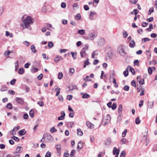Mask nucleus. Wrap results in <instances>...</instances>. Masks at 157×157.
I'll use <instances>...</instances> for the list:
<instances>
[{
    "mask_svg": "<svg viewBox=\"0 0 157 157\" xmlns=\"http://www.w3.org/2000/svg\"><path fill=\"white\" fill-rule=\"evenodd\" d=\"M23 24L21 25V26L23 29H28L29 30H31V27L30 25L33 23V19L30 16H27L26 18L23 20Z\"/></svg>",
    "mask_w": 157,
    "mask_h": 157,
    "instance_id": "nucleus-1",
    "label": "nucleus"
},
{
    "mask_svg": "<svg viewBox=\"0 0 157 157\" xmlns=\"http://www.w3.org/2000/svg\"><path fill=\"white\" fill-rule=\"evenodd\" d=\"M117 51L122 56L125 57L127 55V53L125 51L124 47L122 45H120L118 47Z\"/></svg>",
    "mask_w": 157,
    "mask_h": 157,
    "instance_id": "nucleus-2",
    "label": "nucleus"
},
{
    "mask_svg": "<svg viewBox=\"0 0 157 157\" xmlns=\"http://www.w3.org/2000/svg\"><path fill=\"white\" fill-rule=\"evenodd\" d=\"M97 36V34L95 33H91L89 34L88 35L87 39L90 40H92Z\"/></svg>",
    "mask_w": 157,
    "mask_h": 157,
    "instance_id": "nucleus-3",
    "label": "nucleus"
},
{
    "mask_svg": "<svg viewBox=\"0 0 157 157\" xmlns=\"http://www.w3.org/2000/svg\"><path fill=\"white\" fill-rule=\"evenodd\" d=\"M88 45H85V47L83 48L81 50L80 52L84 53L85 56H87V54L86 53V51L88 49Z\"/></svg>",
    "mask_w": 157,
    "mask_h": 157,
    "instance_id": "nucleus-4",
    "label": "nucleus"
},
{
    "mask_svg": "<svg viewBox=\"0 0 157 157\" xmlns=\"http://www.w3.org/2000/svg\"><path fill=\"white\" fill-rule=\"evenodd\" d=\"M16 101L20 105H23L24 102V99L21 98L17 97L15 99Z\"/></svg>",
    "mask_w": 157,
    "mask_h": 157,
    "instance_id": "nucleus-5",
    "label": "nucleus"
},
{
    "mask_svg": "<svg viewBox=\"0 0 157 157\" xmlns=\"http://www.w3.org/2000/svg\"><path fill=\"white\" fill-rule=\"evenodd\" d=\"M120 151V150L119 149H117V148L116 147H115L113 149V154L114 155L116 154V157H118V155Z\"/></svg>",
    "mask_w": 157,
    "mask_h": 157,
    "instance_id": "nucleus-6",
    "label": "nucleus"
},
{
    "mask_svg": "<svg viewBox=\"0 0 157 157\" xmlns=\"http://www.w3.org/2000/svg\"><path fill=\"white\" fill-rule=\"evenodd\" d=\"M96 14V13L95 12L90 11V13L89 15V19L91 20H94V16Z\"/></svg>",
    "mask_w": 157,
    "mask_h": 157,
    "instance_id": "nucleus-7",
    "label": "nucleus"
},
{
    "mask_svg": "<svg viewBox=\"0 0 157 157\" xmlns=\"http://www.w3.org/2000/svg\"><path fill=\"white\" fill-rule=\"evenodd\" d=\"M63 59V58L59 56H56L54 59L56 63H57L59 61Z\"/></svg>",
    "mask_w": 157,
    "mask_h": 157,
    "instance_id": "nucleus-8",
    "label": "nucleus"
},
{
    "mask_svg": "<svg viewBox=\"0 0 157 157\" xmlns=\"http://www.w3.org/2000/svg\"><path fill=\"white\" fill-rule=\"evenodd\" d=\"M23 151V148L20 146H18L16 150V153H21Z\"/></svg>",
    "mask_w": 157,
    "mask_h": 157,
    "instance_id": "nucleus-9",
    "label": "nucleus"
},
{
    "mask_svg": "<svg viewBox=\"0 0 157 157\" xmlns=\"http://www.w3.org/2000/svg\"><path fill=\"white\" fill-rule=\"evenodd\" d=\"M86 124L89 128L93 129L94 128V125L89 121H86Z\"/></svg>",
    "mask_w": 157,
    "mask_h": 157,
    "instance_id": "nucleus-10",
    "label": "nucleus"
},
{
    "mask_svg": "<svg viewBox=\"0 0 157 157\" xmlns=\"http://www.w3.org/2000/svg\"><path fill=\"white\" fill-rule=\"evenodd\" d=\"M105 44V40L104 38H101L99 40V43L98 44L101 46H102Z\"/></svg>",
    "mask_w": 157,
    "mask_h": 157,
    "instance_id": "nucleus-11",
    "label": "nucleus"
},
{
    "mask_svg": "<svg viewBox=\"0 0 157 157\" xmlns=\"http://www.w3.org/2000/svg\"><path fill=\"white\" fill-rule=\"evenodd\" d=\"M135 46V42L133 40H132V41L130 43L129 46L130 48H133Z\"/></svg>",
    "mask_w": 157,
    "mask_h": 157,
    "instance_id": "nucleus-12",
    "label": "nucleus"
},
{
    "mask_svg": "<svg viewBox=\"0 0 157 157\" xmlns=\"http://www.w3.org/2000/svg\"><path fill=\"white\" fill-rule=\"evenodd\" d=\"M123 110L122 106L121 104H120L118 108V113L119 114H121V112Z\"/></svg>",
    "mask_w": 157,
    "mask_h": 157,
    "instance_id": "nucleus-13",
    "label": "nucleus"
},
{
    "mask_svg": "<svg viewBox=\"0 0 157 157\" xmlns=\"http://www.w3.org/2000/svg\"><path fill=\"white\" fill-rule=\"evenodd\" d=\"M26 133V132L25 129L21 130L19 132V134L21 136L25 135Z\"/></svg>",
    "mask_w": 157,
    "mask_h": 157,
    "instance_id": "nucleus-14",
    "label": "nucleus"
},
{
    "mask_svg": "<svg viewBox=\"0 0 157 157\" xmlns=\"http://www.w3.org/2000/svg\"><path fill=\"white\" fill-rule=\"evenodd\" d=\"M30 48L32 50V52L33 53H35L37 51L35 49V47L33 45H32L31 46Z\"/></svg>",
    "mask_w": 157,
    "mask_h": 157,
    "instance_id": "nucleus-15",
    "label": "nucleus"
},
{
    "mask_svg": "<svg viewBox=\"0 0 157 157\" xmlns=\"http://www.w3.org/2000/svg\"><path fill=\"white\" fill-rule=\"evenodd\" d=\"M111 142V139L110 138H108L105 141V144L106 145H109Z\"/></svg>",
    "mask_w": 157,
    "mask_h": 157,
    "instance_id": "nucleus-16",
    "label": "nucleus"
},
{
    "mask_svg": "<svg viewBox=\"0 0 157 157\" xmlns=\"http://www.w3.org/2000/svg\"><path fill=\"white\" fill-rule=\"evenodd\" d=\"M148 103L149 105L147 106V108L149 109L152 108L154 105L153 102H149Z\"/></svg>",
    "mask_w": 157,
    "mask_h": 157,
    "instance_id": "nucleus-17",
    "label": "nucleus"
},
{
    "mask_svg": "<svg viewBox=\"0 0 157 157\" xmlns=\"http://www.w3.org/2000/svg\"><path fill=\"white\" fill-rule=\"evenodd\" d=\"M151 40V39H149L148 37H146V38H143L142 39V42L143 43H145V42H146L147 41H150Z\"/></svg>",
    "mask_w": 157,
    "mask_h": 157,
    "instance_id": "nucleus-18",
    "label": "nucleus"
},
{
    "mask_svg": "<svg viewBox=\"0 0 157 157\" xmlns=\"http://www.w3.org/2000/svg\"><path fill=\"white\" fill-rule=\"evenodd\" d=\"M83 147V144L81 141H80L78 143L77 148L78 149H81Z\"/></svg>",
    "mask_w": 157,
    "mask_h": 157,
    "instance_id": "nucleus-19",
    "label": "nucleus"
},
{
    "mask_svg": "<svg viewBox=\"0 0 157 157\" xmlns=\"http://www.w3.org/2000/svg\"><path fill=\"white\" fill-rule=\"evenodd\" d=\"M90 63H89V59L88 58H87L86 59V61H84V64L83 65L84 67H85L86 66L89 65Z\"/></svg>",
    "mask_w": 157,
    "mask_h": 157,
    "instance_id": "nucleus-20",
    "label": "nucleus"
},
{
    "mask_svg": "<svg viewBox=\"0 0 157 157\" xmlns=\"http://www.w3.org/2000/svg\"><path fill=\"white\" fill-rule=\"evenodd\" d=\"M78 33L81 35H83L85 33V30L83 29H80L78 30Z\"/></svg>",
    "mask_w": 157,
    "mask_h": 157,
    "instance_id": "nucleus-21",
    "label": "nucleus"
},
{
    "mask_svg": "<svg viewBox=\"0 0 157 157\" xmlns=\"http://www.w3.org/2000/svg\"><path fill=\"white\" fill-rule=\"evenodd\" d=\"M78 131L77 134L78 135L80 136H82L83 135V133L81 129L80 128H78L77 129Z\"/></svg>",
    "mask_w": 157,
    "mask_h": 157,
    "instance_id": "nucleus-22",
    "label": "nucleus"
},
{
    "mask_svg": "<svg viewBox=\"0 0 157 157\" xmlns=\"http://www.w3.org/2000/svg\"><path fill=\"white\" fill-rule=\"evenodd\" d=\"M90 97V95L87 93H84L82 96V98H88Z\"/></svg>",
    "mask_w": 157,
    "mask_h": 157,
    "instance_id": "nucleus-23",
    "label": "nucleus"
},
{
    "mask_svg": "<svg viewBox=\"0 0 157 157\" xmlns=\"http://www.w3.org/2000/svg\"><path fill=\"white\" fill-rule=\"evenodd\" d=\"M81 16L80 13L77 14L75 16V18L76 20H78L81 19Z\"/></svg>",
    "mask_w": 157,
    "mask_h": 157,
    "instance_id": "nucleus-24",
    "label": "nucleus"
},
{
    "mask_svg": "<svg viewBox=\"0 0 157 157\" xmlns=\"http://www.w3.org/2000/svg\"><path fill=\"white\" fill-rule=\"evenodd\" d=\"M63 75L62 72H59L58 73V78L59 79H60L62 78Z\"/></svg>",
    "mask_w": 157,
    "mask_h": 157,
    "instance_id": "nucleus-25",
    "label": "nucleus"
},
{
    "mask_svg": "<svg viewBox=\"0 0 157 157\" xmlns=\"http://www.w3.org/2000/svg\"><path fill=\"white\" fill-rule=\"evenodd\" d=\"M60 89L59 88L57 87L56 88L55 90L57 91L56 93V96H58L60 92Z\"/></svg>",
    "mask_w": 157,
    "mask_h": 157,
    "instance_id": "nucleus-26",
    "label": "nucleus"
},
{
    "mask_svg": "<svg viewBox=\"0 0 157 157\" xmlns=\"http://www.w3.org/2000/svg\"><path fill=\"white\" fill-rule=\"evenodd\" d=\"M24 72V69L23 68H20L18 70V73L19 74H22Z\"/></svg>",
    "mask_w": 157,
    "mask_h": 157,
    "instance_id": "nucleus-27",
    "label": "nucleus"
},
{
    "mask_svg": "<svg viewBox=\"0 0 157 157\" xmlns=\"http://www.w3.org/2000/svg\"><path fill=\"white\" fill-rule=\"evenodd\" d=\"M57 130L55 128V127H53L50 129V131L51 133H53L56 132Z\"/></svg>",
    "mask_w": 157,
    "mask_h": 157,
    "instance_id": "nucleus-28",
    "label": "nucleus"
},
{
    "mask_svg": "<svg viewBox=\"0 0 157 157\" xmlns=\"http://www.w3.org/2000/svg\"><path fill=\"white\" fill-rule=\"evenodd\" d=\"M75 72V70L73 68H71L69 71V74L70 75H71Z\"/></svg>",
    "mask_w": 157,
    "mask_h": 157,
    "instance_id": "nucleus-29",
    "label": "nucleus"
},
{
    "mask_svg": "<svg viewBox=\"0 0 157 157\" xmlns=\"http://www.w3.org/2000/svg\"><path fill=\"white\" fill-rule=\"evenodd\" d=\"M106 120L107 121L110 122L111 120V117L109 114H107L105 117Z\"/></svg>",
    "mask_w": 157,
    "mask_h": 157,
    "instance_id": "nucleus-30",
    "label": "nucleus"
},
{
    "mask_svg": "<svg viewBox=\"0 0 157 157\" xmlns=\"http://www.w3.org/2000/svg\"><path fill=\"white\" fill-rule=\"evenodd\" d=\"M47 137L48 140L52 141L53 140V137L50 134L48 135Z\"/></svg>",
    "mask_w": 157,
    "mask_h": 157,
    "instance_id": "nucleus-31",
    "label": "nucleus"
},
{
    "mask_svg": "<svg viewBox=\"0 0 157 157\" xmlns=\"http://www.w3.org/2000/svg\"><path fill=\"white\" fill-rule=\"evenodd\" d=\"M71 54L72 55V56L74 59H75L76 58L77 53L76 52L74 53L72 52H71Z\"/></svg>",
    "mask_w": 157,
    "mask_h": 157,
    "instance_id": "nucleus-32",
    "label": "nucleus"
},
{
    "mask_svg": "<svg viewBox=\"0 0 157 157\" xmlns=\"http://www.w3.org/2000/svg\"><path fill=\"white\" fill-rule=\"evenodd\" d=\"M53 43L52 42H49L48 44V47L49 48H51L53 46Z\"/></svg>",
    "mask_w": 157,
    "mask_h": 157,
    "instance_id": "nucleus-33",
    "label": "nucleus"
},
{
    "mask_svg": "<svg viewBox=\"0 0 157 157\" xmlns=\"http://www.w3.org/2000/svg\"><path fill=\"white\" fill-rule=\"evenodd\" d=\"M29 115L31 117H33L34 116V112L33 111L31 110L29 112Z\"/></svg>",
    "mask_w": 157,
    "mask_h": 157,
    "instance_id": "nucleus-34",
    "label": "nucleus"
},
{
    "mask_svg": "<svg viewBox=\"0 0 157 157\" xmlns=\"http://www.w3.org/2000/svg\"><path fill=\"white\" fill-rule=\"evenodd\" d=\"M83 80L85 81H91V79L90 78L89 76H86V77L83 79Z\"/></svg>",
    "mask_w": 157,
    "mask_h": 157,
    "instance_id": "nucleus-35",
    "label": "nucleus"
},
{
    "mask_svg": "<svg viewBox=\"0 0 157 157\" xmlns=\"http://www.w3.org/2000/svg\"><path fill=\"white\" fill-rule=\"evenodd\" d=\"M4 11V8L3 6H0V16L2 14Z\"/></svg>",
    "mask_w": 157,
    "mask_h": 157,
    "instance_id": "nucleus-36",
    "label": "nucleus"
},
{
    "mask_svg": "<svg viewBox=\"0 0 157 157\" xmlns=\"http://www.w3.org/2000/svg\"><path fill=\"white\" fill-rule=\"evenodd\" d=\"M74 124V123L73 122H69L67 124V126L70 128H72Z\"/></svg>",
    "mask_w": 157,
    "mask_h": 157,
    "instance_id": "nucleus-37",
    "label": "nucleus"
},
{
    "mask_svg": "<svg viewBox=\"0 0 157 157\" xmlns=\"http://www.w3.org/2000/svg\"><path fill=\"white\" fill-rule=\"evenodd\" d=\"M129 70H130V71L132 73V75H135V71L134 69L132 67L130 66Z\"/></svg>",
    "mask_w": 157,
    "mask_h": 157,
    "instance_id": "nucleus-38",
    "label": "nucleus"
},
{
    "mask_svg": "<svg viewBox=\"0 0 157 157\" xmlns=\"http://www.w3.org/2000/svg\"><path fill=\"white\" fill-rule=\"evenodd\" d=\"M11 138L16 141L18 142L19 141L20 139L15 136H13L11 137Z\"/></svg>",
    "mask_w": 157,
    "mask_h": 157,
    "instance_id": "nucleus-39",
    "label": "nucleus"
},
{
    "mask_svg": "<svg viewBox=\"0 0 157 157\" xmlns=\"http://www.w3.org/2000/svg\"><path fill=\"white\" fill-rule=\"evenodd\" d=\"M140 121L139 119V117H137L135 120V123L137 124H140Z\"/></svg>",
    "mask_w": 157,
    "mask_h": 157,
    "instance_id": "nucleus-40",
    "label": "nucleus"
},
{
    "mask_svg": "<svg viewBox=\"0 0 157 157\" xmlns=\"http://www.w3.org/2000/svg\"><path fill=\"white\" fill-rule=\"evenodd\" d=\"M15 65V71H17L18 69V68L19 67L18 65V63L17 61L14 63Z\"/></svg>",
    "mask_w": 157,
    "mask_h": 157,
    "instance_id": "nucleus-41",
    "label": "nucleus"
},
{
    "mask_svg": "<svg viewBox=\"0 0 157 157\" xmlns=\"http://www.w3.org/2000/svg\"><path fill=\"white\" fill-rule=\"evenodd\" d=\"M51 153L49 151H48L46 153L45 157H51Z\"/></svg>",
    "mask_w": 157,
    "mask_h": 157,
    "instance_id": "nucleus-42",
    "label": "nucleus"
},
{
    "mask_svg": "<svg viewBox=\"0 0 157 157\" xmlns=\"http://www.w3.org/2000/svg\"><path fill=\"white\" fill-rule=\"evenodd\" d=\"M8 90L7 87L6 86L2 87L1 89V90L2 91H6Z\"/></svg>",
    "mask_w": 157,
    "mask_h": 157,
    "instance_id": "nucleus-43",
    "label": "nucleus"
},
{
    "mask_svg": "<svg viewBox=\"0 0 157 157\" xmlns=\"http://www.w3.org/2000/svg\"><path fill=\"white\" fill-rule=\"evenodd\" d=\"M11 52L9 50H7L4 53L5 56H8V55H9Z\"/></svg>",
    "mask_w": 157,
    "mask_h": 157,
    "instance_id": "nucleus-44",
    "label": "nucleus"
},
{
    "mask_svg": "<svg viewBox=\"0 0 157 157\" xmlns=\"http://www.w3.org/2000/svg\"><path fill=\"white\" fill-rule=\"evenodd\" d=\"M117 107V105L115 103H113V104L111 106V108H112L113 110H114Z\"/></svg>",
    "mask_w": 157,
    "mask_h": 157,
    "instance_id": "nucleus-45",
    "label": "nucleus"
},
{
    "mask_svg": "<svg viewBox=\"0 0 157 157\" xmlns=\"http://www.w3.org/2000/svg\"><path fill=\"white\" fill-rule=\"evenodd\" d=\"M125 152L124 151H122L121 153L120 157H125Z\"/></svg>",
    "mask_w": 157,
    "mask_h": 157,
    "instance_id": "nucleus-46",
    "label": "nucleus"
},
{
    "mask_svg": "<svg viewBox=\"0 0 157 157\" xmlns=\"http://www.w3.org/2000/svg\"><path fill=\"white\" fill-rule=\"evenodd\" d=\"M45 27H46L47 29H49V28L52 27V25L48 23L45 24Z\"/></svg>",
    "mask_w": 157,
    "mask_h": 157,
    "instance_id": "nucleus-47",
    "label": "nucleus"
},
{
    "mask_svg": "<svg viewBox=\"0 0 157 157\" xmlns=\"http://www.w3.org/2000/svg\"><path fill=\"white\" fill-rule=\"evenodd\" d=\"M148 71L149 74L150 75H151L152 73V70L151 67H149L148 68Z\"/></svg>",
    "mask_w": 157,
    "mask_h": 157,
    "instance_id": "nucleus-48",
    "label": "nucleus"
},
{
    "mask_svg": "<svg viewBox=\"0 0 157 157\" xmlns=\"http://www.w3.org/2000/svg\"><path fill=\"white\" fill-rule=\"evenodd\" d=\"M55 147L56 148L57 150H61V146L60 144H58L56 145L55 146Z\"/></svg>",
    "mask_w": 157,
    "mask_h": 157,
    "instance_id": "nucleus-49",
    "label": "nucleus"
},
{
    "mask_svg": "<svg viewBox=\"0 0 157 157\" xmlns=\"http://www.w3.org/2000/svg\"><path fill=\"white\" fill-rule=\"evenodd\" d=\"M6 36H9L10 37H12L13 36L12 34L10 33L9 32L7 31H6Z\"/></svg>",
    "mask_w": 157,
    "mask_h": 157,
    "instance_id": "nucleus-50",
    "label": "nucleus"
},
{
    "mask_svg": "<svg viewBox=\"0 0 157 157\" xmlns=\"http://www.w3.org/2000/svg\"><path fill=\"white\" fill-rule=\"evenodd\" d=\"M154 11L153 8H150L149 10L148 14H151V13Z\"/></svg>",
    "mask_w": 157,
    "mask_h": 157,
    "instance_id": "nucleus-51",
    "label": "nucleus"
},
{
    "mask_svg": "<svg viewBox=\"0 0 157 157\" xmlns=\"http://www.w3.org/2000/svg\"><path fill=\"white\" fill-rule=\"evenodd\" d=\"M76 86L74 85H71L68 87L70 90H72L75 88Z\"/></svg>",
    "mask_w": 157,
    "mask_h": 157,
    "instance_id": "nucleus-52",
    "label": "nucleus"
},
{
    "mask_svg": "<svg viewBox=\"0 0 157 157\" xmlns=\"http://www.w3.org/2000/svg\"><path fill=\"white\" fill-rule=\"evenodd\" d=\"M123 89L125 90L128 91L129 90V87L128 86L125 85Z\"/></svg>",
    "mask_w": 157,
    "mask_h": 157,
    "instance_id": "nucleus-53",
    "label": "nucleus"
},
{
    "mask_svg": "<svg viewBox=\"0 0 157 157\" xmlns=\"http://www.w3.org/2000/svg\"><path fill=\"white\" fill-rule=\"evenodd\" d=\"M6 107L7 108L9 109H10L12 108V105L11 103H8L6 105Z\"/></svg>",
    "mask_w": 157,
    "mask_h": 157,
    "instance_id": "nucleus-54",
    "label": "nucleus"
},
{
    "mask_svg": "<svg viewBox=\"0 0 157 157\" xmlns=\"http://www.w3.org/2000/svg\"><path fill=\"white\" fill-rule=\"evenodd\" d=\"M61 7L63 8H65L66 7V4L65 2H62L61 5Z\"/></svg>",
    "mask_w": 157,
    "mask_h": 157,
    "instance_id": "nucleus-55",
    "label": "nucleus"
},
{
    "mask_svg": "<svg viewBox=\"0 0 157 157\" xmlns=\"http://www.w3.org/2000/svg\"><path fill=\"white\" fill-rule=\"evenodd\" d=\"M127 132V130L126 129H125L124 131L122 133V137H124L126 134Z\"/></svg>",
    "mask_w": 157,
    "mask_h": 157,
    "instance_id": "nucleus-56",
    "label": "nucleus"
},
{
    "mask_svg": "<svg viewBox=\"0 0 157 157\" xmlns=\"http://www.w3.org/2000/svg\"><path fill=\"white\" fill-rule=\"evenodd\" d=\"M123 34L124 37L125 38H126L128 35V33L126 31H124L123 32Z\"/></svg>",
    "mask_w": 157,
    "mask_h": 157,
    "instance_id": "nucleus-57",
    "label": "nucleus"
},
{
    "mask_svg": "<svg viewBox=\"0 0 157 157\" xmlns=\"http://www.w3.org/2000/svg\"><path fill=\"white\" fill-rule=\"evenodd\" d=\"M131 84L134 87H136V82L135 81L132 80V81Z\"/></svg>",
    "mask_w": 157,
    "mask_h": 157,
    "instance_id": "nucleus-58",
    "label": "nucleus"
},
{
    "mask_svg": "<svg viewBox=\"0 0 157 157\" xmlns=\"http://www.w3.org/2000/svg\"><path fill=\"white\" fill-rule=\"evenodd\" d=\"M84 9L85 10L87 11L89 9V7L87 5H85L84 6Z\"/></svg>",
    "mask_w": 157,
    "mask_h": 157,
    "instance_id": "nucleus-59",
    "label": "nucleus"
},
{
    "mask_svg": "<svg viewBox=\"0 0 157 157\" xmlns=\"http://www.w3.org/2000/svg\"><path fill=\"white\" fill-rule=\"evenodd\" d=\"M16 80L15 79H13L10 82V83L12 85H14L15 83Z\"/></svg>",
    "mask_w": 157,
    "mask_h": 157,
    "instance_id": "nucleus-60",
    "label": "nucleus"
},
{
    "mask_svg": "<svg viewBox=\"0 0 157 157\" xmlns=\"http://www.w3.org/2000/svg\"><path fill=\"white\" fill-rule=\"evenodd\" d=\"M133 63L134 65L138 66L139 64V61L138 60H136L134 61Z\"/></svg>",
    "mask_w": 157,
    "mask_h": 157,
    "instance_id": "nucleus-61",
    "label": "nucleus"
},
{
    "mask_svg": "<svg viewBox=\"0 0 157 157\" xmlns=\"http://www.w3.org/2000/svg\"><path fill=\"white\" fill-rule=\"evenodd\" d=\"M23 117L25 119L27 120L28 119L29 116H28V114L27 113H25L24 114L23 116Z\"/></svg>",
    "mask_w": 157,
    "mask_h": 157,
    "instance_id": "nucleus-62",
    "label": "nucleus"
},
{
    "mask_svg": "<svg viewBox=\"0 0 157 157\" xmlns=\"http://www.w3.org/2000/svg\"><path fill=\"white\" fill-rule=\"evenodd\" d=\"M138 0H130V3L132 4H135L136 3Z\"/></svg>",
    "mask_w": 157,
    "mask_h": 157,
    "instance_id": "nucleus-63",
    "label": "nucleus"
},
{
    "mask_svg": "<svg viewBox=\"0 0 157 157\" xmlns=\"http://www.w3.org/2000/svg\"><path fill=\"white\" fill-rule=\"evenodd\" d=\"M43 77V75L42 74H40L39 76L37 77L38 79L39 80H41Z\"/></svg>",
    "mask_w": 157,
    "mask_h": 157,
    "instance_id": "nucleus-64",
    "label": "nucleus"
}]
</instances>
